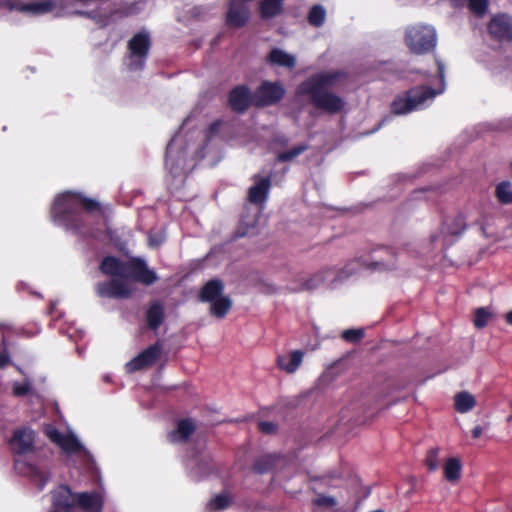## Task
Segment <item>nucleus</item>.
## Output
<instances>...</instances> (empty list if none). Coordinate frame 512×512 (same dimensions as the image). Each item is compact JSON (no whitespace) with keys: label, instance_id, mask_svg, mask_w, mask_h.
Returning <instances> with one entry per match:
<instances>
[{"label":"nucleus","instance_id":"c85d7f7f","mask_svg":"<svg viewBox=\"0 0 512 512\" xmlns=\"http://www.w3.org/2000/svg\"><path fill=\"white\" fill-rule=\"evenodd\" d=\"M231 504V497L227 493H220L210 500L207 509L211 512L226 509Z\"/></svg>","mask_w":512,"mask_h":512},{"label":"nucleus","instance_id":"ea45409f","mask_svg":"<svg viewBox=\"0 0 512 512\" xmlns=\"http://www.w3.org/2000/svg\"><path fill=\"white\" fill-rule=\"evenodd\" d=\"M167 322H147L145 330L159 337L160 331H166Z\"/></svg>","mask_w":512,"mask_h":512},{"label":"nucleus","instance_id":"f257e3e1","mask_svg":"<svg viewBox=\"0 0 512 512\" xmlns=\"http://www.w3.org/2000/svg\"><path fill=\"white\" fill-rule=\"evenodd\" d=\"M343 77L344 74L339 71L313 74L297 87L296 94L309 96L311 103L319 110L337 114L344 109L345 101L329 88L337 85Z\"/></svg>","mask_w":512,"mask_h":512},{"label":"nucleus","instance_id":"20e7f679","mask_svg":"<svg viewBox=\"0 0 512 512\" xmlns=\"http://www.w3.org/2000/svg\"><path fill=\"white\" fill-rule=\"evenodd\" d=\"M10 447L12 452L17 456L14 461L15 470L23 475L31 478L37 485L38 490H42L46 483L47 477L40 467L27 463L21 459L22 456L33 452L35 447V433L28 427L19 428L14 431L10 439Z\"/></svg>","mask_w":512,"mask_h":512},{"label":"nucleus","instance_id":"ddd939ff","mask_svg":"<svg viewBox=\"0 0 512 512\" xmlns=\"http://www.w3.org/2000/svg\"><path fill=\"white\" fill-rule=\"evenodd\" d=\"M285 90L279 83L264 82L253 96V103L257 106H267L281 100Z\"/></svg>","mask_w":512,"mask_h":512},{"label":"nucleus","instance_id":"9b49d317","mask_svg":"<svg viewBox=\"0 0 512 512\" xmlns=\"http://www.w3.org/2000/svg\"><path fill=\"white\" fill-rule=\"evenodd\" d=\"M182 139L179 134L175 135L167 146L166 167L174 176H183L189 169L186 154L181 150Z\"/></svg>","mask_w":512,"mask_h":512},{"label":"nucleus","instance_id":"09e8293b","mask_svg":"<svg viewBox=\"0 0 512 512\" xmlns=\"http://www.w3.org/2000/svg\"><path fill=\"white\" fill-rule=\"evenodd\" d=\"M474 323H475L476 328L482 329L486 326L487 322H474Z\"/></svg>","mask_w":512,"mask_h":512},{"label":"nucleus","instance_id":"412c9836","mask_svg":"<svg viewBox=\"0 0 512 512\" xmlns=\"http://www.w3.org/2000/svg\"><path fill=\"white\" fill-rule=\"evenodd\" d=\"M251 102L253 97L245 86L236 87L230 93L229 104L237 112L245 111Z\"/></svg>","mask_w":512,"mask_h":512},{"label":"nucleus","instance_id":"864d4df0","mask_svg":"<svg viewBox=\"0 0 512 512\" xmlns=\"http://www.w3.org/2000/svg\"><path fill=\"white\" fill-rule=\"evenodd\" d=\"M275 290L276 289L274 287H268L266 292L272 293V292H275Z\"/></svg>","mask_w":512,"mask_h":512},{"label":"nucleus","instance_id":"13d9d810","mask_svg":"<svg viewBox=\"0 0 512 512\" xmlns=\"http://www.w3.org/2000/svg\"><path fill=\"white\" fill-rule=\"evenodd\" d=\"M512 324V322H510Z\"/></svg>","mask_w":512,"mask_h":512},{"label":"nucleus","instance_id":"de8ad7c7","mask_svg":"<svg viewBox=\"0 0 512 512\" xmlns=\"http://www.w3.org/2000/svg\"><path fill=\"white\" fill-rule=\"evenodd\" d=\"M4 414H5L4 408L0 407V430H4L6 427V424L3 420Z\"/></svg>","mask_w":512,"mask_h":512},{"label":"nucleus","instance_id":"6e6552de","mask_svg":"<svg viewBox=\"0 0 512 512\" xmlns=\"http://www.w3.org/2000/svg\"><path fill=\"white\" fill-rule=\"evenodd\" d=\"M404 42L410 52L423 55L435 50L437 33L435 28L428 24L409 25L405 29Z\"/></svg>","mask_w":512,"mask_h":512},{"label":"nucleus","instance_id":"79ce46f5","mask_svg":"<svg viewBox=\"0 0 512 512\" xmlns=\"http://www.w3.org/2000/svg\"><path fill=\"white\" fill-rule=\"evenodd\" d=\"M259 429L264 433L270 434L276 430V426L272 422L262 421L259 423Z\"/></svg>","mask_w":512,"mask_h":512},{"label":"nucleus","instance_id":"4d7b16f0","mask_svg":"<svg viewBox=\"0 0 512 512\" xmlns=\"http://www.w3.org/2000/svg\"><path fill=\"white\" fill-rule=\"evenodd\" d=\"M376 266H374V269H377V266L380 265V263H375Z\"/></svg>","mask_w":512,"mask_h":512},{"label":"nucleus","instance_id":"8fccbe9b","mask_svg":"<svg viewBox=\"0 0 512 512\" xmlns=\"http://www.w3.org/2000/svg\"><path fill=\"white\" fill-rule=\"evenodd\" d=\"M505 320L512 321V310L506 314Z\"/></svg>","mask_w":512,"mask_h":512},{"label":"nucleus","instance_id":"0eeeda50","mask_svg":"<svg viewBox=\"0 0 512 512\" xmlns=\"http://www.w3.org/2000/svg\"><path fill=\"white\" fill-rule=\"evenodd\" d=\"M356 267H358V263L349 264L337 276L332 270L322 271L310 276H298L288 289L292 292L312 291L320 287L325 281H329V288L334 289L337 287L338 282L353 275Z\"/></svg>","mask_w":512,"mask_h":512},{"label":"nucleus","instance_id":"aec40b11","mask_svg":"<svg viewBox=\"0 0 512 512\" xmlns=\"http://www.w3.org/2000/svg\"><path fill=\"white\" fill-rule=\"evenodd\" d=\"M127 267V261H121L120 259L107 256L100 263V270L104 275L114 277L113 279L122 280L125 278Z\"/></svg>","mask_w":512,"mask_h":512},{"label":"nucleus","instance_id":"f8f14e48","mask_svg":"<svg viewBox=\"0 0 512 512\" xmlns=\"http://www.w3.org/2000/svg\"><path fill=\"white\" fill-rule=\"evenodd\" d=\"M45 432L49 439L57 444L65 454L74 455L87 453L85 447L75 434H62L52 425H47L45 427Z\"/></svg>","mask_w":512,"mask_h":512},{"label":"nucleus","instance_id":"a878e982","mask_svg":"<svg viewBox=\"0 0 512 512\" xmlns=\"http://www.w3.org/2000/svg\"><path fill=\"white\" fill-rule=\"evenodd\" d=\"M444 477L449 482H456L460 476L462 471V464L458 458H449L444 463Z\"/></svg>","mask_w":512,"mask_h":512},{"label":"nucleus","instance_id":"5fc2aeb1","mask_svg":"<svg viewBox=\"0 0 512 512\" xmlns=\"http://www.w3.org/2000/svg\"><path fill=\"white\" fill-rule=\"evenodd\" d=\"M188 121H189V118L185 119L183 125H186L188 123Z\"/></svg>","mask_w":512,"mask_h":512},{"label":"nucleus","instance_id":"423d86ee","mask_svg":"<svg viewBox=\"0 0 512 512\" xmlns=\"http://www.w3.org/2000/svg\"><path fill=\"white\" fill-rule=\"evenodd\" d=\"M102 497L98 493L73 494L68 486H60L52 494L51 512H101Z\"/></svg>","mask_w":512,"mask_h":512},{"label":"nucleus","instance_id":"2eb2a0df","mask_svg":"<svg viewBox=\"0 0 512 512\" xmlns=\"http://www.w3.org/2000/svg\"><path fill=\"white\" fill-rule=\"evenodd\" d=\"M254 184L248 190V200L261 208L264 206L271 188V179L269 176H253Z\"/></svg>","mask_w":512,"mask_h":512},{"label":"nucleus","instance_id":"37998d69","mask_svg":"<svg viewBox=\"0 0 512 512\" xmlns=\"http://www.w3.org/2000/svg\"><path fill=\"white\" fill-rule=\"evenodd\" d=\"M27 326L28 327L25 328L23 333H24V335H26L28 337L36 335L39 332L36 322H28Z\"/></svg>","mask_w":512,"mask_h":512},{"label":"nucleus","instance_id":"49530a36","mask_svg":"<svg viewBox=\"0 0 512 512\" xmlns=\"http://www.w3.org/2000/svg\"><path fill=\"white\" fill-rule=\"evenodd\" d=\"M483 433V429L481 426H475L472 430V436L473 438H479Z\"/></svg>","mask_w":512,"mask_h":512},{"label":"nucleus","instance_id":"39448f33","mask_svg":"<svg viewBox=\"0 0 512 512\" xmlns=\"http://www.w3.org/2000/svg\"><path fill=\"white\" fill-rule=\"evenodd\" d=\"M438 76L440 87L432 89L427 86H419L398 95L392 103V112L396 115L408 114L412 111L424 109L429 105L436 95L441 94L445 90V66L437 60Z\"/></svg>","mask_w":512,"mask_h":512},{"label":"nucleus","instance_id":"58836bf2","mask_svg":"<svg viewBox=\"0 0 512 512\" xmlns=\"http://www.w3.org/2000/svg\"><path fill=\"white\" fill-rule=\"evenodd\" d=\"M364 335L363 329H349L342 333L343 339L350 342H356L360 340Z\"/></svg>","mask_w":512,"mask_h":512},{"label":"nucleus","instance_id":"c9c22d12","mask_svg":"<svg viewBox=\"0 0 512 512\" xmlns=\"http://www.w3.org/2000/svg\"><path fill=\"white\" fill-rule=\"evenodd\" d=\"M314 504L319 507L331 509L337 505V500L333 496L319 495L315 500Z\"/></svg>","mask_w":512,"mask_h":512},{"label":"nucleus","instance_id":"c03bdc74","mask_svg":"<svg viewBox=\"0 0 512 512\" xmlns=\"http://www.w3.org/2000/svg\"><path fill=\"white\" fill-rule=\"evenodd\" d=\"M221 126V122L220 121H216L214 123H212L208 130H207V135L206 137H212L213 135H215L218 131H219V128Z\"/></svg>","mask_w":512,"mask_h":512},{"label":"nucleus","instance_id":"dca6fc26","mask_svg":"<svg viewBox=\"0 0 512 512\" xmlns=\"http://www.w3.org/2000/svg\"><path fill=\"white\" fill-rule=\"evenodd\" d=\"M490 35L498 40H512V17L498 14L492 17L488 25Z\"/></svg>","mask_w":512,"mask_h":512},{"label":"nucleus","instance_id":"a18cd8bd","mask_svg":"<svg viewBox=\"0 0 512 512\" xmlns=\"http://www.w3.org/2000/svg\"><path fill=\"white\" fill-rule=\"evenodd\" d=\"M10 362V357L6 351L0 352V368L5 367Z\"/></svg>","mask_w":512,"mask_h":512},{"label":"nucleus","instance_id":"72a5a7b5","mask_svg":"<svg viewBox=\"0 0 512 512\" xmlns=\"http://www.w3.org/2000/svg\"><path fill=\"white\" fill-rule=\"evenodd\" d=\"M439 448H432L428 451L425 463L430 471H436L439 467Z\"/></svg>","mask_w":512,"mask_h":512},{"label":"nucleus","instance_id":"bb28decb","mask_svg":"<svg viewBox=\"0 0 512 512\" xmlns=\"http://www.w3.org/2000/svg\"><path fill=\"white\" fill-rule=\"evenodd\" d=\"M495 197L502 205L512 204V183L501 181L495 187Z\"/></svg>","mask_w":512,"mask_h":512},{"label":"nucleus","instance_id":"393cba45","mask_svg":"<svg viewBox=\"0 0 512 512\" xmlns=\"http://www.w3.org/2000/svg\"><path fill=\"white\" fill-rule=\"evenodd\" d=\"M269 61L274 65L286 68H293L296 64V58L294 55L278 48H275L270 52Z\"/></svg>","mask_w":512,"mask_h":512},{"label":"nucleus","instance_id":"473e14b6","mask_svg":"<svg viewBox=\"0 0 512 512\" xmlns=\"http://www.w3.org/2000/svg\"><path fill=\"white\" fill-rule=\"evenodd\" d=\"M496 317L498 314L492 306L477 308L474 313V320H487Z\"/></svg>","mask_w":512,"mask_h":512},{"label":"nucleus","instance_id":"2f4dec72","mask_svg":"<svg viewBox=\"0 0 512 512\" xmlns=\"http://www.w3.org/2000/svg\"><path fill=\"white\" fill-rule=\"evenodd\" d=\"M163 317H164L163 305L158 301L153 302L147 311V319L146 320H163Z\"/></svg>","mask_w":512,"mask_h":512},{"label":"nucleus","instance_id":"4be33fe9","mask_svg":"<svg viewBox=\"0 0 512 512\" xmlns=\"http://www.w3.org/2000/svg\"><path fill=\"white\" fill-rule=\"evenodd\" d=\"M304 353L301 350H293L277 357L278 367L286 373H294L303 361Z\"/></svg>","mask_w":512,"mask_h":512},{"label":"nucleus","instance_id":"9d476101","mask_svg":"<svg viewBox=\"0 0 512 512\" xmlns=\"http://www.w3.org/2000/svg\"><path fill=\"white\" fill-rule=\"evenodd\" d=\"M150 48V37L146 32L136 34L128 44L129 54L127 67L130 70H140L144 67Z\"/></svg>","mask_w":512,"mask_h":512},{"label":"nucleus","instance_id":"1a4fd4ad","mask_svg":"<svg viewBox=\"0 0 512 512\" xmlns=\"http://www.w3.org/2000/svg\"><path fill=\"white\" fill-rule=\"evenodd\" d=\"M223 285L219 280H211L203 287L201 299L211 303V311L214 316L221 318L229 311L231 301L227 297L221 296Z\"/></svg>","mask_w":512,"mask_h":512},{"label":"nucleus","instance_id":"f704fd0d","mask_svg":"<svg viewBox=\"0 0 512 512\" xmlns=\"http://www.w3.org/2000/svg\"><path fill=\"white\" fill-rule=\"evenodd\" d=\"M469 9L478 15L486 13L488 8V0H468Z\"/></svg>","mask_w":512,"mask_h":512},{"label":"nucleus","instance_id":"3c124183","mask_svg":"<svg viewBox=\"0 0 512 512\" xmlns=\"http://www.w3.org/2000/svg\"><path fill=\"white\" fill-rule=\"evenodd\" d=\"M72 325L70 324L69 327L67 328V332H68V337L70 338H73V334L71 333V330H72Z\"/></svg>","mask_w":512,"mask_h":512},{"label":"nucleus","instance_id":"7ed1b4c3","mask_svg":"<svg viewBox=\"0 0 512 512\" xmlns=\"http://www.w3.org/2000/svg\"><path fill=\"white\" fill-rule=\"evenodd\" d=\"M158 279L156 273L149 269L146 262L141 259L127 261L125 278L122 280L111 279L97 284V293L101 297L128 298L135 287L131 281L140 282L144 285H151Z\"/></svg>","mask_w":512,"mask_h":512},{"label":"nucleus","instance_id":"b1692460","mask_svg":"<svg viewBox=\"0 0 512 512\" xmlns=\"http://www.w3.org/2000/svg\"><path fill=\"white\" fill-rule=\"evenodd\" d=\"M475 405V397L467 391L459 392L454 396V406L459 413H467L471 411Z\"/></svg>","mask_w":512,"mask_h":512},{"label":"nucleus","instance_id":"6ab92c4d","mask_svg":"<svg viewBox=\"0 0 512 512\" xmlns=\"http://www.w3.org/2000/svg\"><path fill=\"white\" fill-rule=\"evenodd\" d=\"M249 19V10L244 0H231L226 20L228 25L241 27Z\"/></svg>","mask_w":512,"mask_h":512},{"label":"nucleus","instance_id":"f03ea898","mask_svg":"<svg viewBox=\"0 0 512 512\" xmlns=\"http://www.w3.org/2000/svg\"><path fill=\"white\" fill-rule=\"evenodd\" d=\"M96 201L88 199L79 193L64 192L59 194L52 205L51 215L54 223L66 229L80 231L86 215L82 210L91 212L98 209Z\"/></svg>","mask_w":512,"mask_h":512},{"label":"nucleus","instance_id":"603ef678","mask_svg":"<svg viewBox=\"0 0 512 512\" xmlns=\"http://www.w3.org/2000/svg\"><path fill=\"white\" fill-rule=\"evenodd\" d=\"M194 464H196V462L194 460H190L187 465L192 469Z\"/></svg>","mask_w":512,"mask_h":512},{"label":"nucleus","instance_id":"4468645a","mask_svg":"<svg viewBox=\"0 0 512 512\" xmlns=\"http://www.w3.org/2000/svg\"><path fill=\"white\" fill-rule=\"evenodd\" d=\"M162 347L159 343L142 351L139 355L126 363V370L130 373L145 367L152 366L161 354Z\"/></svg>","mask_w":512,"mask_h":512},{"label":"nucleus","instance_id":"7c9ffc66","mask_svg":"<svg viewBox=\"0 0 512 512\" xmlns=\"http://www.w3.org/2000/svg\"><path fill=\"white\" fill-rule=\"evenodd\" d=\"M308 149V146L305 145V144H301V145H298L294 148H292L291 150L289 151H286V152H282L280 153L278 156H277V159L278 161L280 162H287V161H291L293 160L294 158H296L297 156H299L300 154H302L304 151H306Z\"/></svg>","mask_w":512,"mask_h":512},{"label":"nucleus","instance_id":"a211bd4d","mask_svg":"<svg viewBox=\"0 0 512 512\" xmlns=\"http://www.w3.org/2000/svg\"><path fill=\"white\" fill-rule=\"evenodd\" d=\"M261 211L249 212L247 211L241 218L239 226L236 230L235 237H251L259 233V219Z\"/></svg>","mask_w":512,"mask_h":512},{"label":"nucleus","instance_id":"6e6d98bb","mask_svg":"<svg viewBox=\"0 0 512 512\" xmlns=\"http://www.w3.org/2000/svg\"><path fill=\"white\" fill-rule=\"evenodd\" d=\"M376 266H374V269H377V266L380 265V263H375Z\"/></svg>","mask_w":512,"mask_h":512},{"label":"nucleus","instance_id":"5701e85b","mask_svg":"<svg viewBox=\"0 0 512 512\" xmlns=\"http://www.w3.org/2000/svg\"><path fill=\"white\" fill-rule=\"evenodd\" d=\"M195 424L190 419H181L177 422L176 429L168 434L171 443L185 442L194 432Z\"/></svg>","mask_w":512,"mask_h":512},{"label":"nucleus","instance_id":"cd10ccee","mask_svg":"<svg viewBox=\"0 0 512 512\" xmlns=\"http://www.w3.org/2000/svg\"><path fill=\"white\" fill-rule=\"evenodd\" d=\"M283 0H262L260 11L263 18H272L280 13Z\"/></svg>","mask_w":512,"mask_h":512},{"label":"nucleus","instance_id":"4c0bfd02","mask_svg":"<svg viewBox=\"0 0 512 512\" xmlns=\"http://www.w3.org/2000/svg\"><path fill=\"white\" fill-rule=\"evenodd\" d=\"M31 389V383L28 381H25L23 383L20 382H14L13 383V394L15 396H25L30 392Z\"/></svg>","mask_w":512,"mask_h":512},{"label":"nucleus","instance_id":"c756f323","mask_svg":"<svg viewBox=\"0 0 512 512\" xmlns=\"http://www.w3.org/2000/svg\"><path fill=\"white\" fill-rule=\"evenodd\" d=\"M325 16V9L321 5H315L309 12L308 21L311 25L319 27L324 23Z\"/></svg>","mask_w":512,"mask_h":512},{"label":"nucleus","instance_id":"a19ab883","mask_svg":"<svg viewBox=\"0 0 512 512\" xmlns=\"http://www.w3.org/2000/svg\"><path fill=\"white\" fill-rule=\"evenodd\" d=\"M165 240V236L163 233H158L157 235L150 234L149 235V245L151 247H158Z\"/></svg>","mask_w":512,"mask_h":512},{"label":"nucleus","instance_id":"f3484780","mask_svg":"<svg viewBox=\"0 0 512 512\" xmlns=\"http://www.w3.org/2000/svg\"><path fill=\"white\" fill-rule=\"evenodd\" d=\"M466 224L463 216L459 215L453 219L446 220L441 230V238L443 246L450 245L453 241L452 237L459 236L465 230ZM440 236H434L432 241H436Z\"/></svg>","mask_w":512,"mask_h":512},{"label":"nucleus","instance_id":"e433bc0d","mask_svg":"<svg viewBox=\"0 0 512 512\" xmlns=\"http://www.w3.org/2000/svg\"><path fill=\"white\" fill-rule=\"evenodd\" d=\"M273 465V458L271 456H265L261 459H259L255 465L254 469L258 473H265L267 472Z\"/></svg>","mask_w":512,"mask_h":512}]
</instances>
